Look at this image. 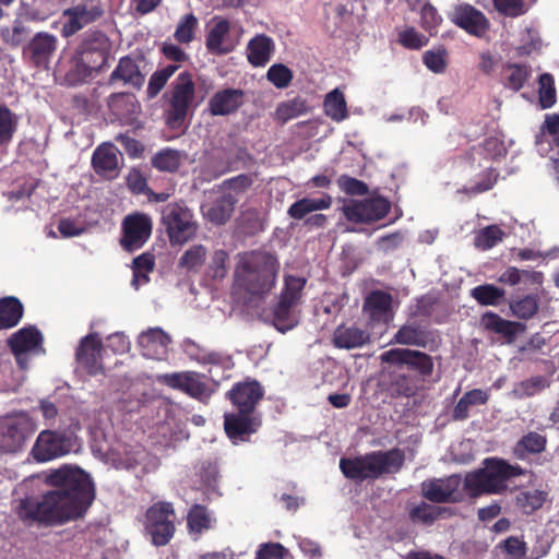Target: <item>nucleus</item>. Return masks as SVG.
Segmentation results:
<instances>
[{
    "label": "nucleus",
    "instance_id": "obj_9",
    "mask_svg": "<svg viewBox=\"0 0 559 559\" xmlns=\"http://www.w3.org/2000/svg\"><path fill=\"white\" fill-rule=\"evenodd\" d=\"M198 106L195 102V85L188 72H181L171 83L167 123L171 128L182 126L189 112Z\"/></svg>",
    "mask_w": 559,
    "mask_h": 559
},
{
    "label": "nucleus",
    "instance_id": "obj_55",
    "mask_svg": "<svg viewBox=\"0 0 559 559\" xmlns=\"http://www.w3.org/2000/svg\"><path fill=\"white\" fill-rule=\"evenodd\" d=\"M145 531L151 536L154 545L164 546L171 539L175 533V524L174 522H167L164 524L145 525Z\"/></svg>",
    "mask_w": 559,
    "mask_h": 559
},
{
    "label": "nucleus",
    "instance_id": "obj_46",
    "mask_svg": "<svg viewBox=\"0 0 559 559\" xmlns=\"http://www.w3.org/2000/svg\"><path fill=\"white\" fill-rule=\"evenodd\" d=\"M495 9L510 17H516L525 14L533 5L535 0H492Z\"/></svg>",
    "mask_w": 559,
    "mask_h": 559
},
{
    "label": "nucleus",
    "instance_id": "obj_52",
    "mask_svg": "<svg viewBox=\"0 0 559 559\" xmlns=\"http://www.w3.org/2000/svg\"><path fill=\"white\" fill-rule=\"evenodd\" d=\"M549 385L547 378L543 376L533 377L520 382L513 390L514 396L519 399L533 396Z\"/></svg>",
    "mask_w": 559,
    "mask_h": 559
},
{
    "label": "nucleus",
    "instance_id": "obj_31",
    "mask_svg": "<svg viewBox=\"0 0 559 559\" xmlns=\"http://www.w3.org/2000/svg\"><path fill=\"white\" fill-rule=\"evenodd\" d=\"M235 205L233 197L222 194L215 201L202 205V212L209 222L223 225L231 217Z\"/></svg>",
    "mask_w": 559,
    "mask_h": 559
},
{
    "label": "nucleus",
    "instance_id": "obj_40",
    "mask_svg": "<svg viewBox=\"0 0 559 559\" xmlns=\"http://www.w3.org/2000/svg\"><path fill=\"white\" fill-rule=\"evenodd\" d=\"M17 123V116L7 105L0 103V147L11 142Z\"/></svg>",
    "mask_w": 559,
    "mask_h": 559
},
{
    "label": "nucleus",
    "instance_id": "obj_42",
    "mask_svg": "<svg viewBox=\"0 0 559 559\" xmlns=\"http://www.w3.org/2000/svg\"><path fill=\"white\" fill-rule=\"evenodd\" d=\"M555 143L559 146V116L547 117L540 134L536 139V145L540 154L546 152L544 144Z\"/></svg>",
    "mask_w": 559,
    "mask_h": 559
},
{
    "label": "nucleus",
    "instance_id": "obj_50",
    "mask_svg": "<svg viewBox=\"0 0 559 559\" xmlns=\"http://www.w3.org/2000/svg\"><path fill=\"white\" fill-rule=\"evenodd\" d=\"M507 144L498 135L487 138L483 145L478 148H474L472 155L473 159H476V155H484L488 158H498L507 153Z\"/></svg>",
    "mask_w": 559,
    "mask_h": 559
},
{
    "label": "nucleus",
    "instance_id": "obj_30",
    "mask_svg": "<svg viewBox=\"0 0 559 559\" xmlns=\"http://www.w3.org/2000/svg\"><path fill=\"white\" fill-rule=\"evenodd\" d=\"M57 48V37L46 32L37 33L28 45L32 60L40 66L51 58Z\"/></svg>",
    "mask_w": 559,
    "mask_h": 559
},
{
    "label": "nucleus",
    "instance_id": "obj_37",
    "mask_svg": "<svg viewBox=\"0 0 559 559\" xmlns=\"http://www.w3.org/2000/svg\"><path fill=\"white\" fill-rule=\"evenodd\" d=\"M507 236L499 225H489L475 231L474 246L481 251H487L500 243Z\"/></svg>",
    "mask_w": 559,
    "mask_h": 559
},
{
    "label": "nucleus",
    "instance_id": "obj_29",
    "mask_svg": "<svg viewBox=\"0 0 559 559\" xmlns=\"http://www.w3.org/2000/svg\"><path fill=\"white\" fill-rule=\"evenodd\" d=\"M333 199L330 194L323 193L319 198L305 197L295 201L287 210V215L297 221L305 219L311 213L328 210L331 207Z\"/></svg>",
    "mask_w": 559,
    "mask_h": 559
},
{
    "label": "nucleus",
    "instance_id": "obj_22",
    "mask_svg": "<svg viewBox=\"0 0 559 559\" xmlns=\"http://www.w3.org/2000/svg\"><path fill=\"white\" fill-rule=\"evenodd\" d=\"M163 380L168 386L182 390L200 401L207 400L212 394V390L193 371L166 373Z\"/></svg>",
    "mask_w": 559,
    "mask_h": 559
},
{
    "label": "nucleus",
    "instance_id": "obj_32",
    "mask_svg": "<svg viewBox=\"0 0 559 559\" xmlns=\"http://www.w3.org/2000/svg\"><path fill=\"white\" fill-rule=\"evenodd\" d=\"M274 51V41L264 34L254 36L247 45V58L253 67L265 66Z\"/></svg>",
    "mask_w": 559,
    "mask_h": 559
},
{
    "label": "nucleus",
    "instance_id": "obj_51",
    "mask_svg": "<svg viewBox=\"0 0 559 559\" xmlns=\"http://www.w3.org/2000/svg\"><path fill=\"white\" fill-rule=\"evenodd\" d=\"M547 498V492L539 489L525 490L519 493L518 504L524 513L530 514L539 509Z\"/></svg>",
    "mask_w": 559,
    "mask_h": 559
},
{
    "label": "nucleus",
    "instance_id": "obj_33",
    "mask_svg": "<svg viewBox=\"0 0 559 559\" xmlns=\"http://www.w3.org/2000/svg\"><path fill=\"white\" fill-rule=\"evenodd\" d=\"M369 340V334L356 326L341 325L334 331L333 342L338 348L352 349L362 346Z\"/></svg>",
    "mask_w": 559,
    "mask_h": 559
},
{
    "label": "nucleus",
    "instance_id": "obj_27",
    "mask_svg": "<svg viewBox=\"0 0 559 559\" xmlns=\"http://www.w3.org/2000/svg\"><path fill=\"white\" fill-rule=\"evenodd\" d=\"M243 103V92L238 88H224L209 100V110L213 116H228L238 110Z\"/></svg>",
    "mask_w": 559,
    "mask_h": 559
},
{
    "label": "nucleus",
    "instance_id": "obj_12",
    "mask_svg": "<svg viewBox=\"0 0 559 559\" xmlns=\"http://www.w3.org/2000/svg\"><path fill=\"white\" fill-rule=\"evenodd\" d=\"M111 50V41L100 31L86 33L78 49V63L88 72L105 67Z\"/></svg>",
    "mask_w": 559,
    "mask_h": 559
},
{
    "label": "nucleus",
    "instance_id": "obj_5",
    "mask_svg": "<svg viewBox=\"0 0 559 559\" xmlns=\"http://www.w3.org/2000/svg\"><path fill=\"white\" fill-rule=\"evenodd\" d=\"M522 474L519 465L503 460L487 459L485 467L466 475L464 486L471 495L500 493L507 488L506 481Z\"/></svg>",
    "mask_w": 559,
    "mask_h": 559
},
{
    "label": "nucleus",
    "instance_id": "obj_54",
    "mask_svg": "<svg viewBox=\"0 0 559 559\" xmlns=\"http://www.w3.org/2000/svg\"><path fill=\"white\" fill-rule=\"evenodd\" d=\"M394 342L403 345H421L425 342V334L419 326L406 324L395 333Z\"/></svg>",
    "mask_w": 559,
    "mask_h": 559
},
{
    "label": "nucleus",
    "instance_id": "obj_47",
    "mask_svg": "<svg viewBox=\"0 0 559 559\" xmlns=\"http://www.w3.org/2000/svg\"><path fill=\"white\" fill-rule=\"evenodd\" d=\"M252 180L247 175H238L234 178L225 180L221 188L224 195H230L235 199L237 204L243 193L250 188Z\"/></svg>",
    "mask_w": 559,
    "mask_h": 559
},
{
    "label": "nucleus",
    "instance_id": "obj_49",
    "mask_svg": "<svg viewBox=\"0 0 559 559\" xmlns=\"http://www.w3.org/2000/svg\"><path fill=\"white\" fill-rule=\"evenodd\" d=\"M206 249L202 245L189 248L180 258L179 266L189 272H197L204 263Z\"/></svg>",
    "mask_w": 559,
    "mask_h": 559
},
{
    "label": "nucleus",
    "instance_id": "obj_64",
    "mask_svg": "<svg viewBox=\"0 0 559 559\" xmlns=\"http://www.w3.org/2000/svg\"><path fill=\"white\" fill-rule=\"evenodd\" d=\"M288 550L280 543H263L255 551V559H284Z\"/></svg>",
    "mask_w": 559,
    "mask_h": 559
},
{
    "label": "nucleus",
    "instance_id": "obj_53",
    "mask_svg": "<svg viewBox=\"0 0 559 559\" xmlns=\"http://www.w3.org/2000/svg\"><path fill=\"white\" fill-rule=\"evenodd\" d=\"M538 308V300L536 296L533 295L525 296L510 304V309L513 316L524 320L534 317L537 313Z\"/></svg>",
    "mask_w": 559,
    "mask_h": 559
},
{
    "label": "nucleus",
    "instance_id": "obj_36",
    "mask_svg": "<svg viewBox=\"0 0 559 559\" xmlns=\"http://www.w3.org/2000/svg\"><path fill=\"white\" fill-rule=\"evenodd\" d=\"M323 107L325 115L335 122H341L348 117L345 96L340 88H334L325 95Z\"/></svg>",
    "mask_w": 559,
    "mask_h": 559
},
{
    "label": "nucleus",
    "instance_id": "obj_48",
    "mask_svg": "<svg viewBox=\"0 0 559 559\" xmlns=\"http://www.w3.org/2000/svg\"><path fill=\"white\" fill-rule=\"evenodd\" d=\"M176 519L174 508L169 502H158L152 506L146 512L145 525L164 524L174 522Z\"/></svg>",
    "mask_w": 559,
    "mask_h": 559
},
{
    "label": "nucleus",
    "instance_id": "obj_23",
    "mask_svg": "<svg viewBox=\"0 0 559 559\" xmlns=\"http://www.w3.org/2000/svg\"><path fill=\"white\" fill-rule=\"evenodd\" d=\"M102 340L97 333L84 336L76 348V361L86 369L90 374H98L102 369Z\"/></svg>",
    "mask_w": 559,
    "mask_h": 559
},
{
    "label": "nucleus",
    "instance_id": "obj_24",
    "mask_svg": "<svg viewBox=\"0 0 559 559\" xmlns=\"http://www.w3.org/2000/svg\"><path fill=\"white\" fill-rule=\"evenodd\" d=\"M121 160L119 150L111 143L100 144L92 156L95 173L107 179H114L118 176Z\"/></svg>",
    "mask_w": 559,
    "mask_h": 559
},
{
    "label": "nucleus",
    "instance_id": "obj_44",
    "mask_svg": "<svg viewBox=\"0 0 559 559\" xmlns=\"http://www.w3.org/2000/svg\"><path fill=\"white\" fill-rule=\"evenodd\" d=\"M546 438L537 432H528L521 438L515 447V454L523 457L526 453H540L545 450Z\"/></svg>",
    "mask_w": 559,
    "mask_h": 559
},
{
    "label": "nucleus",
    "instance_id": "obj_7",
    "mask_svg": "<svg viewBox=\"0 0 559 559\" xmlns=\"http://www.w3.org/2000/svg\"><path fill=\"white\" fill-rule=\"evenodd\" d=\"M306 280L298 276H286L280 300L273 310V324L280 332L295 328L299 322L296 307L301 298Z\"/></svg>",
    "mask_w": 559,
    "mask_h": 559
},
{
    "label": "nucleus",
    "instance_id": "obj_56",
    "mask_svg": "<svg viewBox=\"0 0 559 559\" xmlns=\"http://www.w3.org/2000/svg\"><path fill=\"white\" fill-rule=\"evenodd\" d=\"M307 111V104L300 98H294L278 105L276 114L278 119L288 121L304 115Z\"/></svg>",
    "mask_w": 559,
    "mask_h": 559
},
{
    "label": "nucleus",
    "instance_id": "obj_28",
    "mask_svg": "<svg viewBox=\"0 0 559 559\" xmlns=\"http://www.w3.org/2000/svg\"><path fill=\"white\" fill-rule=\"evenodd\" d=\"M392 298L382 292H372L365 300L364 311L374 323H388L392 319Z\"/></svg>",
    "mask_w": 559,
    "mask_h": 559
},
{
    "label": "nucleus",
    "instance_id": "obj_39",
    "mask_svg": "<svg viewBox=\"0 0 559 559\" xmlns=\"http://www.w3.org/2000/svg\"><path fill=\"white\" fill-rule=\"evenodd\" d=\"M183 160V154L173 148H164L152 157V164L162 171H176Z\"/></svg>",
    "mask_w": 559,
    "mask_h": 559
},
{
    "label": "nucleus",
    "instance_id": "obj_17",
    "mask_svg": "<svg viewBox=\"0 0 559 559\" xmlns=\"http://www.w3.org/2000/svg\"><path fill=\"white\" fill-rule=\"evenodd\" d=\"M152 218L143 213L128 215L122 223L121 246L128 251L140 249L152 234Z\"/></svg>",
    "mask_w": 559,
    "mask_h": 559
},
{
    "label": "nucleus",
    "instance_id": "obj_19",
    "mask_svg": "<svg viewBox=\"0 0 559 559\" xmlns=\"http://www.w3.org/2000/svg\"><path fill=\"white\" fill-rule=\"evenodd\" d=\"M170 344V335L158 326L150 328L138 336V346L141 354L150 359H167Z\"/></svg>",
    "mask_w": 559,
    "mask_h": 559
},
{
    "label": "nucleus",
    "instance_id": "obj_62",
    "mask_svg": "<svg viewBox=\"0 0 559 559\" xmlns=\"http://www.w3.org/2000/svg\"><path fill=\"white\" fill-rule=\"evenodd\" d=\"M197 25V17L192 13L186 14L179 21V24L175 32V38L179 43H190L193 39V34Z\"/></svg>",
    "mask_w": 559,
    "mask_h": 559
},
{
    "label": "nucleus",
    "instance_id": "obj_1",
    "mask_svg": "<svg viewBox=\"0 0 559 559\" xmlns=\"http://www.w3.org/2000/svg\"><path fill=\"white\" fill-rule=\"evenodd\" d=\"M47 480L56 489L41 497H27L20 501L16 511L23 522L62 524L81 518L94 501V484L81 468L63 466L51 471Z\"/></svg>",
    "mask_w": 559,
    "mask_h": 559
},
{
    "label": "nucleus",
    "instance_id": "obj_20",
    "mask_svg": "<svg viewBox=\"0 0 559 559\" xmlns=\"http://www.w3.org/2000/svg\"><path fill=\"white\" fill-rule=\"evenodd\" d=\"M43 336L35 328H23L12 335L10 346L21 368L27 367L29 354L41 353Z\"/></svg>",
    "mask_w": 559,
    "mask_h": 559
},
{
    "label": "nucleus",
    "instance_id": "obj_16",
    "mask_svg": "<svg viewBox=\"0 0 559 559\" xmlns=\"http://www.w3.org/2000/svg\"><path fill=\"white\" fill-rule=\"evenodd\" d=\"M448 19L467 34L481 38L489 29L486 15L468 3H459L448 13Z\"/></svg>",
    "mask_w": 559,
    "mask_h": 559
},
{
    "label": "nucleus",
    "instance_id": "obj_26",
    "mask_svg": "<svg viewBox=\"0 0 559 559\" xmlns=\"http://www.w3.org/2000/svg\"><path fill=\"white\" fill-rule=\"evenodd\" d=\"M230 24L226 19L214 16L209 24L206 35V47L214 53H227L231 51L235 44L230 39Z\"/></svg>",
    "mask_w": 559,
    "mask_h": 559
},
{
    "label": "nucleus",
    "instance_id": "obj_41",
    "mask_svg": "<svg viewBox=\"0 0 559 559\" xmlns=\"http://www.w3.org/2000/svg\"><path fill=\"white\" fill-rule=\"evenodd\" d=\"M188 527L192 533H201L209 530L214 522V518L209 510L201 506L194 504L188 513Z\"/></svg>",
    "mask_w": 559,
    "mask_h": 559
},
{
    "label": "nucleus",
    "instance_id": "obj_38",
    "mask_svg": "<svg viewBox=\"0 0 559 559\" xmlns=\"http://www.w3.org/2000/svg\"><path fill=\"white\" fill-rule=\"evenodd\" d=\"M23 316V306L19 299L7 297L0 301V329L16 325Z\"/></svg>",
    "mask_w": 559,
    "mask_h": 559
},
{
    "label": "nucleus",
    "instance_id": "obj_14",
    "mask_svg": "<svg viewBox=\"0 0 559 559\" xmlns=\"http://www.w3.org/2000/svg\"><path fill=\"white\" fill-rule=\"evenodd\" d=\"M103 14L104 9L99 0H81L63 11L62 36H73L87 25L96 22Z\"/></svg>",
    "mask_w": 559,
    "mask_h": 559
},
{
    "label": "nucleus",
    "instance_id": "obj_57",
    "mask_svg": "<svg viewBox=\"0 0 559 559\" xmlns=\"http://www.w3.org/2000/svg\"><path fill=\"white\" fill-rule=\"evenodd\" d=\"M539 102L544 109L550 108L556 103V90L554 78L549 73L539 76Z\"/></svg>",
    "mask_w": 559,
    "mask_h": 559
},
{
    "label": "nucleus",
    "instance_id": "obj_13",
    "mask_svg": "<svg viewBox=\"0 0 559 559\" xmlns=\"http://www.w3.org/2000/svg\"><path fill=\"white\" fill-rule=\"evenodd\" d=\"M127 457L121 455V445L109 449H99V452L106 456V463L116 469H134L141 467L143 473H151L158 468L159 459L147 452L144 448L136 445V449L123 448Z\"/></svg>",
    "mask_w": 559,
    "mask_h": 559
},
{
    "label": "nucleus",
    "instance_id": "obj_18",
    "mask_svg": "<svg viewBox=\"0 0 559 559\" xmlns=\"http://www.w3.org/2000/svg\"><path fill=\"white\" fill-rule=\"evenodd\" d=\"M462 480L457 475L445 478H435L421 484L423 496L436 503L456 502L461 498Z\"/></svg>",
    "mask_w": 559,
    "mask_h": 559
},
{
    "label": "nucleus",
    "instance_id": "obj_2",
    "mask_svg": "<svg viewBox=\"0 0 559 559\" xmlns=\"http://www.w3.org/2000/svg\"><path fill=\"white\" fill-rule=\"evenodd\" d=\"M238 414L225 415V431L234 444L249 440L261 426V419L253 411L263 396V390L257 381L239 382L228 393Z\"/></svg>",
    "mask_w": 559,
    "mask_h": 559
},
{
    "label": "nucleus",
    "instance_id": "obj_15",
    "mask_svg": "<svg viewBox=\"0 0 559 559\" xmlns=\"http://www.w3.org/2000/svg\"><path fill=\"white\" fill-rule=\"evenodd\" d=\"M390 210V203L381 197L364 200H349L342 212L347 221L353 223H371L383 218Z\"/></svg>",
    "mask_w": 559,
    "mask_h": 559
},
{
    "label": "nucleus",
    "instance_id": "obj_60",
    "mask_svg": "<svg viewBox=\"0 0 559 559\" xmlns=\"http://www.w3.org/2000/svg\"><path fill=\"white\" fill-rule=\"evenodd\" d=\"M399 43L408 49H420L428 44V38L414 27H406L399 33Z\"/></svg>",
    "mask_w": 559,
    "mask_h": 559
},
{
    "label": "nucleus",
    "instance_id": "obj_21",
    "mask_svg": "<svg viewBox=\"0 0 559 559\" xmlns=\"http://www.w3.org/2000/svg\"><path fill=\"white\" fill-rule=\"evenodd\" d=\"M382 362L393 365H407L418 370L421 374L428 376L432 372L433 364L427 354L413 349L392 348L381 354Z\"/></svg>",
    "mask_w": 559,
    "mask_h": 559
},
{
    "label": "nucleus",
    "instance_id": "obj_3",
    "mask_svg": "<svg viewBox=\"0 0 559 559\" xmlns=\"http://www.w3.org/2000/svg\"><path fill=\"white\" fill-rule=\"evenodd\" d=\"M278 262L264 251L239 254L235 269V286L252 295L269 293L275 284Z\"/></svg>",
    "mask_w": 559,
    "mask_h": 559
},
{
    "label": "nucleus",
    "instance_id": "obj_58",
    "mask_svg": "<svg viewBox=\"0 0 559 559\" xmlns=\"http://www.w3.org/2000/svg\"><path fill=\"white\" fill-rule=\"evenodd\" d=\"M528 69L525 66L510 64L506 69V84L513 91L523 87L528 78Z\"/></svg>",
    "mask_w": 559,
    "mask_h": 559
},
{
    "label": "nucleus",
    "instance_id": "obj_59",
    "mask_svg": "<svg viewBox=\"0 0 559 559\" xmlns=\"http://www.w3.org/2000/svg\"><path fill=\"white\" fill-rule=\"evenodd\" d=\"M537 275V273H532L530 271L519 270L514 266H510L503 273H501L498 281L502 284L514 286L520 283H526L531 280L535 281Z\"/></svg>",
    "mask_w": 559,
    "mask_h": 559
},
{
    "label": "nucleus",
    "instance_id": "obj_35",
    "mask_svg": "<svg viewBox=\"0 0 559 559\" xmlns=\"http://www.w3.org/2000/svg\"><path fill=\"white\" fill-rule=\"evenodd\" d=\"M413 11L418 10L420 14V25L430 35L437 33V28L442 22L441 15L437 9L429 2H421L420 0H408Z\"/></svg>",
    "mask_w": 559,
    "mask_h": 559
},
{
    "label": "nucleus",
    "instance_id": "obj_8",
    "mask_svg": "<svg viewBox=\"0 0 559 559\" xmlns=\"http://www.w3.org/2000/svg\"><path fill=\"white\" fill-rule=\"evenodd\" d=\"M180 347L190 360L206 368L216 384L229 377L227 372L234 367L233 359L229 355L210 349L191 338H185Z\"/></svg>",
    "mask_w": 559,
    "mask_h": 559
},
{
    "label": "nucleus",
    "instance_id": "obj_25",
    "mask_svg": "<svg viewBox=\"0 0 559 559\" xmlns=\"http://www.w3.org/2000/svg\"><path fill=\"white\" fill-rule=\"evenodd\" d=\"M144 66V60L141 58L122 57L110 74V82L122 81L124 85L141 88L146 75L143 71Z\"/></svg>",
    "mask_w": 559,
    "mask_h": 559
},
{
    "label": "nucleus",
    "instance_id": "obj_45",
    "mask_svg": "<svg viewBox=\"0 0 559 559\" xmlns=\"http://www.w3.org/2000/svg\"><path fill=\"white\" fill-rule=\"evenodd\" d=\"M444 511L441 507L431 506L427 502H421L409 511V518L415 523L432 524Z\"/></svg>",
    "mask_w": 559,
    "mask_h": 559
},
{
    "label": "nucleus",
    "instance_id": "obj_6",
    "mask_svg": "<svg viewBox=\"0 0 559 559\" xmlns=\"http://www.w3.org/2000/svg\"><path fill=\"white\" fill-rule=\"evenodd\" d=\"M160 215L171 246H182L195 237L198 222L185 202L167 203L162 207Z\"/></svg>",
    "mask_w": 559,
    "mask_h": 559
},
{
    "label": "nucleus",
    "instance_id": "obj_34",
    "mask_svg": "<svg viewBox=\"0 0 559 559\" xmlns=\"http://www.w3.org/2000/svg\"><path fill=\"white\" fill-rule=\"evenodd\" d=\"M489 400V392L481 389L467 391L454 406L452 417L455 420H464L469 415V408L476 405H485Z\"/></svg>",
    "mask_w": 559,
    "mask_h": 559
},
{
    "label": "nucleus",
    "instance_id": "obj_61",
    "mask_svg": "<svg viewBox=\"0 0 559 559\" xmlns=\"http://www.w3.org/2000/svg\"><path fill=\"white\" fill-rule=\"evenodd\" d=\"M425 66L435 73H441L447 68V50L443 47L428 50L424 55Z\"/></svg>",
    "mask_w": 559,
    "mask_h": 559
},
{
    "label": "nucleus",
    "instance_id": "obj_10",
    "mask_svg": "<svg viewBox=\"0 0 559 559\" xmlns=\"http://www.w3.org/2000/svg\"><path fill=\"white\" fill-rule=\"evenodd\" d=\"M37 426L26 413L0 418V452L16 453L36 431Z\"/></svg>",
    "mask_w": 559,
    "mask_h": 559
},
{
    "label": "nucleus",
    "instance_id": "obj_11",
    "mask_svg": "<svg viewBox=\"0 0 559 559\" xmlns=\"http://www.w3.org/2000/svg\"><path fill=\"white\" fill-rule=\"evenodd\" d=\"M74 445L75 439L72 435L45 429L38 433L31 454L36 462L45 463L69 454Z\"/></svg>",
    "mask_w": 559,
    "mask_h": 559
},
{
    "label": "nucleus",
    "instance_id": "obj_43",
    "mask_svg": "<svg viewBox=\"0 0 559 559\" xmlns=\"http://www.w3.org/2000/svg\"><path fill=\"white\" fill-rule=\"evenodd\" d=\"M471 294L480 305L497 306L501 302L506 293L502 288L486 284L474 287Z\"/></svg>",
    "mask_w": 559,
    "mask_h": 559
},
{
    "label": "nucleus",
    "instance_id": "obj_4",
    "mask_svg": "<svg viewBox=\"0 0 559 559\" xmlns=\"http://www.w3.org/2000/svg\"><path fill=\"white\" fill-rule=\"evenodd\" d=\"M404 460L405 455L400 449L374 451L356 457H343L340 468L345 477L362 481L379 478L383 474L397 473Z\"/></svg>",
    "mask_w": 559,
    "mask_h": 559
},
{
    "label": "nucleus",
    "instance_id": "obj_63",
    "mask_svg": "<svg viewBox=\"0 0 559 559\" xmlns=\"http://www.w3.org/2000/svg\"><path fill=\"white\" fill-rule=\"evenodd\" d=\"M267 80L273 83L277 88H284L289 85L293 74L292 71L284 64H273L267 70Z\"/></svg>",
    "mask_w": 559,
    "mask_h": 559
}]
</instances>
